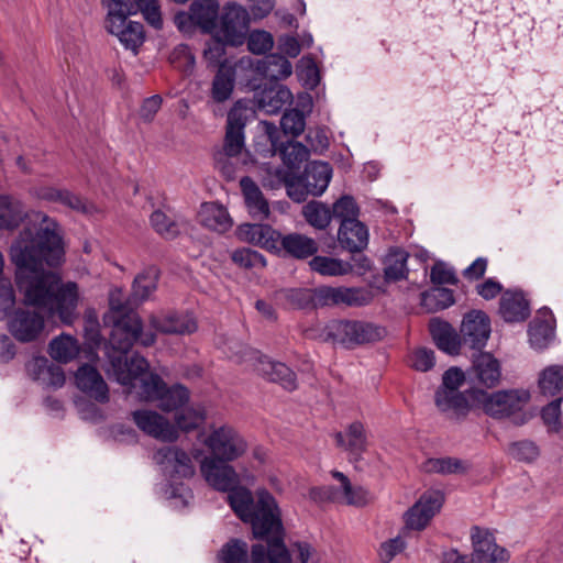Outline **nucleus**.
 Returning <instances> with one entry per match:
<instances>
[{
  "mask_svg": "<svg viewBox=\"0 0 563 563\" xmlns=\"http://www.w3.org/2000/svg\"><path fill=\"white\" fill-rule=\"evenodd\" d=\"M509 454L521 462H533L540 454L538 445L530 440H521L509 445Z\"/></svg>",
  "mask_w": 563,
  "mask_h": 563,
  "instance_id": "57",
  "label": "nucleus"
},
{
  "mask_svg": "<svg viewBox=\"0 0 563 563\" xmlns=\"http://www.w3.org/2000/svg\"><path fill=\"white\" fill-rule=\"evenodd\" d=\"M285 302L295 309L333 306L361 307L368 305L374 296L363 287L320 286L314 289L288 288L280 291Z\"/></svg>",
  "mask_w": 563,
  "mask_h": 563,
  "instance_id": "4",
  "label": "nucleus"
},
{
  "mask_svg": "<svg viewBox=\"0 0 563 563\" xmlns=\"http://www.w3.org/2000/svg\"><path fill=\"white\" fill-rule=\"evenodd\" d=\"M332 168L327 162H311L307 164L300 178L312 196H321L329 186Z\"/></svg>",
  "mask_w": 563,
  "mask_h": 563,
  "instance_id": "30",
  "label": "nucleus"
},
{
  "mask_svg": "<svg viewBox=\"0 0 563 563\" xmlns=\"http://www.w3.org/2000/svg\"><path fill=\"white\" fill-rule=\"evenodd\" d=\"M27 213L22 201L13 196L0 195V230H14Z\"/></svg>",
  "mask_w": 563,
  "mask_h": 563,
  "instance_id": "33",
  "label": "nucleus"
},
{
  "mask_svg": "<svg viewBox=\"0 0 563 563\" xmlns=\"http://www.w3.org/2000/svg\"><path fill=\"white\" fill-rule=\"evenodd\" d=\"M499 313L506 322H521L530 316L529 302L522 291L506 290L499 301Z\"/></svg>",
  "mask_w": 563,
  "mask_h": 563,
  "instance_id": "25",
  "label": "nucleus"
},
{
  "mask_svg": "<svg viewBox=\"0 0 563 563\" xmlns=\"http://www.w3.org/2000/svg\"><path fill=\"white\" fill-rule=\"evenodd\" d=\"M453 291L444 287H433L421 294V306L428 312H435L449 308L454 303Z\"/></svg>",
  "mask_w": 563,
  "mask_h": 563,
  "instance_id": "43",
  "label": "nucleus"
},
{
  "mask_svg": "<svg viewBox=\"0 0 563 563\" xmlns=\"http://www.w3.org/2000/svg\"><path fill=\"white\" fill-rule=\"evenodd\" d=\"M231 260L234 264L245 269L264 268L266 266L264 255L250 247H242L233 251Z\"/></svg>",
  "mask_w": 563,
  "mask_h": 563,
  "instance_id": "51",
  "label": "nucleus"
},
{
  "mask_svg": "<svg viewBox=\"0 0 563 563\" xmlns=\"http://www.w3.org/2000/svg\"><path fill=\"white\" fill-rule=\"evenodd\" d=\"M409 254L401 249H391L385 260L384 275L387 280L397 282L407 277Z\"/></svg>",
  "mask_w": 563,
  "mask_h": 563,
  "instance_id": "45",
  "label": "nucleus"
},
{
  "mask_svg": "<svg viewBox=\"0 0 563 563\" xmlns=\"http://www.w3.org/2000/svg\"><path fill=\"white\" fill-rule=\"evenodd\" d=\"M205 444L212 453L211 457L222 461H234L243 455L247 449L243 437L229 426L214 429L205 440Z\"/></svg>",
  "mask_w": 563,
  "mask_h": 563,
  "instance_id": "10",
  "label": "nucleus"
},
{
  "mask_svg": "<svg viewBox=\"0 0 563 563\" xmlns=\"http://www.w3.org/2000/svg\"><path fill=\"white\" fill-rule=\"evenodd\" d=\"M473 552L471 561L467 556L452 549L443 554L442 563H506L509 553L505 548L497 545L493 533L477 526L471 529Z\"/></svg>",
  "mask_w": 563,
  "mask_h": 563,
  "instance_id": "8",
  "label": "nucleus"
},
{
  "mask_svg": "<svg viewBox=\"0 0 563 563\" xmlns=\"http://www.w3.org/2000/svg\"><path fill=\"white\" fill-rule=\"evenodd\" d=\"M500 364L490 353H479L474 356L468 377L473 383L492 388L500 379Z\"/></svg>",
  "mask_w": 563,
  "mask_h": 563,
  "instance_id": "21",
  "label": "nucleus"
},
{
  "mask_svg": "<svg viewBox=\"0 0 563 563\" xmlns=\"http://www.w3.org/2000/svg\"><path fill=\"white\" fill-rule=\"evenodd\" d=\"M48 353L52 358L67 363L79 353V345L75 338L68 334H60L49 343Z\"/></svg>",
  "mask_w": 563,
  "mask_h": 563,
  "instance_id": "44",
  "label": "nucleus"
},
{
  "mask_svg": "<svg viewBox=\"0 0 563 563\" xmlns=\"http://www.w3.org/2000/svg\"><path fill=\"white\" fill-rule=\"evenodd\" d=\"M150 221L154 231L165 240H174L180 233L178 222L168 217L162 210H155L151 214Z\"/></svg>",
  "mask_w": 563,
  "mask_h": 563,
  "instance_id": "49",
  "label": "nucleus"
},
{
  "mask_svg": "<svg viewBox=\"0 0 563 563\" xmlns=\"http://www.w3.org/2000/svg\"><path fill=\"white\" fill-rule=\"evenodd\" d=\"M121 291L110 294V312L103 318L104 323H111L112 329L107 349L109 367L107 372L120 384H129L135 375L150 367L147 360L135 353L128 357V353L135 342L143 346H151L156 341L153 332H143L140 316L133 310L132 301H123Z\"/></svg>",
  "mask_w": 563,
  "mask_h": 563,
  "instance_id": "3",
  "label": "nucleus"
},
{
  "mask_svg": "<svg viewBox=\"0 0 563 563\" xmlns=\"http://www.w3.org/2000/svg\"><path fill=\"white\" fill-rule=\"evenodd\" d=\"M213 37L206 43L203 49V57L209 66L220 67L222 63H230L225 58V46L228 45L224 41L219 38L217 34L212 33Z\"/></svg>",
  "mask_w": 563,
  "mask_h": 563,
  "instance_id": "53",
  "label": "nucleus"
},
{
  "mask_svg": "<svg viewBox=\"0 0 563 563\" xmlns=\"http://www.w3.org/2000/svg\"><path fill=\"white\" fill-rule=\"evenodd\" d=\"M429 330L435 345L440 350L451 355L459 354L463 346L461 333L457 334L449 322L437 318L431 319Z\"/></svg>",
  "mask_w": 563,
  "mask_h": 563,
  "instance_id": "28",
  "label": "nucleus"
},
{
  "mask_svg": "<svg viewBox=\"0 0 563 563\" xmlns=\"http://www.w3.org/2000/svg\"><path fill=\"white\" fill-rule=\"evenodd\" d=\"M135 424L146 434L165 442L178 439V430L167 419L152 410L132 412Z\"/></svg>",
  "mask_w": 563,
  "mask_h": 563,
  "instance_id": "17",
  "label": "nucleus"
},
{
  "mask_svg": "<svg viewBox=\"0 0 563 563\" xmlns=\"http://www.w3.org/2000/svg\"><path fill=\"white\" fill-rule=\"evenodd\" d=\"M38 227L24 228L10 247L15 265V284L24 295L25 303L46 309L67 325L78 318L79 288L75 282L63 283L60 276L44 269L58 266L65 255L59 224L38 213Z\"/></svg>",
  "mask_w": 563,
  "mask_h": 563,
  "instance_id": "1",
  "label": "nucleus"
},
{
  "mask_svg": "<svg viewBox=\"0 0 563 563\" xmlns=\"http://www.w3.org/2000/svg\"><path fill=\"white\" fill-rule=\"evenodd\" d=\"M434 352L430 349L421 347L416 350L411 356L412 366L417 371L427 372L434 366Z\"/></svg>",
  "mask_w": 563,
  "mask_h": 563,
  "instance_id": "62",
  "label": "nucleus"
},
{
  "mask_svg": "<svg viewBox=\"0 0 563 563\" xmlns=\"http://www.w3.org/2000/svg\"><path fill=\"white\" fill-rule=\"evenodd\" d=\"M227 500L234 514L252 527L255 539L265 541L252 545V563H292L285 544V529L280 509L274 496L265 489L257 492L256 501L252 493L234 485L227 490Z\"/></svg>",
  "mask_w": 563,
  "mask_h": 563,
  "instance_id": "2",
  "label": "nucleus"
},
{
  "mask_svg": "<svg viewBox=\"0 0 563 563\" xmlns=\"http://www.w3.org/2000/svg\"><path fill=\"white\" fill-rule=\"evenodd\" d=\"M265 130L274 152L279 154L286 166L298 168L302 162L308 159L309 150L302 143L294 141L278 142V131L273 123H265Z\"/></svg>",
  "mask_w": 563,
  "mask_h": 563,
  "instance_id": "20",
  "label": "nucleus"
},
{
  "mask_svg": "<svg viewBox=\"0 0 563 563\" xmlns=\"http://www.w3.org/2000/svg\"><path fill=\"white\" fill-rule=\"evenodd\" d=\"M422 470L426 473H437L441 475L465 474L468 471V465L457 457L445 456L428 459L422 464Z\"/></svg>",
  "mask_w": 563,
  "mask_h": 563,
  "instance_id": "41",
  "label": "nucleus"
},
{
  "mask_svg": "<svg viewBox=\"0 0 563 563\" xmlns=\"http://www.w3.org/2000/svg\"><path fill=\"white\" fill-rule=\"evenodd\" d=\"M530 345L536 350L548 346L553 336V328L548 321L534 320L528 330Z\"/></svg>",
  "mask_w": 563,
  "mask_h": 563,
  "instance_id": "50",
  "label": "nucleus"
},
{
  "mask_svg": "<svg viewBox=\"0 0 563 563\" xmlns=\"http://www.w3.org/2000/svg\"><path fill=\"white\" fill-rule=\"evenodd\" d=\"M205 412L192 408H183L175 415L176 429L190 431L205 422Z\"/></svg>",
  "mask_w": 563,
  "mask_h": 563,
  "instance_id": "55",
  "label": "nucleus"
},
{
  "mask_svg": "<svg viewBox=\"0 0 563 563\" xmlns=\"http://www.w3.org/2000/svg\"><path fill=\"white\" fill-rule=\"evenodd\" d=\"M444 504V494L440 490L424 492L419 499L405 512L406 528L409 530H423L431 519L441 510Z\"/></svg>",
  "mask_w": 563,
  "mask_h": 563,
  "instance_id": "12",
  "label": "nucleus"
},
{
  "mask_svg": "<svg viewBox=\"0 0 563 563\" xmlns=\"http://www.w3.org/2000/svg\"><path fill=\"white\" fill-rule=\"evenodd\" d=\"M309 266L313 272L323 276H342L351 271L349 263L328 256H313Z\"/></svg>",
  "mask_w": 563,
  "mask_h": 563,
  "instance_id": "47",
  "label": "nucleus"
},
{
  "mask_svg": "<svg viewBox=\"0 0 563 563\" xmlns=\"http://www.w3.org/2000/svg\"><path fill=\"white\" fill-rule=\"evenodd\" d=\"M406 548V542L400 536L383 542L378 550L380 563H390L393 559L401 553Z\"/></svg>",
  "mask_w": 563,
  "mask_h": 563,
  "instance_id": "60",
  "label": "nucleus"
},
{
  "mask_svg": "<svg viewBox=\"0 0 563 563\" xmlns=\"http://www.w3.org/2000/svg\"><path fill=\"white\" fill-rule=\"evenodd\" d=\"M158 273L159 272L155 266H150L136 275L132 286L133 302H142L148 299L156 290Z\"/></svg>",
  "mask_w": 563,
  "mask_h": 563,
  "instance_id": "40",
  "label": "nucleus"
},
{
  "mask_svg": "<svg viewBox=\"0 0 563 563\" xmlns=\"http://www.w3.org/2000/svg\"><path fill=\"white\" fill-rule=\"evenodd\" d=\"M156 400H159V408L164 411H179V409L189 400V391L181 385H175L170 388L162 390L161 396Z\"/></svg>",
  "mask_w": 563,
  "mask_h": 563,
  "instance_id": "48",
  "label": "nucleus"
},
{
  "mask_svg": "<svg viewBox=\"0 0 563 563\" xmlns=\"http://www.w3.org/2000/svg\"><path fill=\"white\" fill-rule=\"evenodd\" d=\"M33 192L40 200L58 203L82 214H91L96 210L92 203H89L82 197L66 188L40 186L36 187Z\"/></svg>",
  "mask_w": 563,
  "mask_h": 563,
  "instance_id": "18",
  "label": "nucleus"
},
{
  "mask_svg": "<svg viewBox=\"0 0 563 563\" xmlns=\"http://www.w3.org/2000/svg\"><path fill=\"white\" fill-rule=\"evenodd\" d=\"M8 331L21 343L36 341L44 331L42 313L30 308H18L8 316Z\"/></svg>",
  "mask_w": 563,
  "mask_h": 563,
  "instance_id": "11",
  "label": "nucleus"
},
{
  "mask_svg": "<svg viewBox=\"0 0 563 563\" xmlns=\"http://www.w3.org/2000/svg\"><path fill=\"white\" fill-rule=\"evenodd\" d=\"M461 340L464 347L481 351L490 335V320L482 310L467 312L462 321Z\"/></svg>",
  "mask_w": 563,
  "mask_h": 563,
  "instance_id": "13",
  "label": "nucleus"
},
{
  "mask_svg": "<svg viewBox=\"0 0 563 563\" xmlns=\"http://www.w3.org/2000/svg\"><path fill=\"white\" fill-rule=\"evenodd\" d=\"M465 375L457 367H451L444 372L442 384L435 391V405L443 412H451L456 419L465 417L473 408L471 394L474 389L460 391L459 388L464 384Z\"/></svg>",
  "mask_w": 563,
  "mask_h": 563,
  "instance_id": "7",
  "label": "nucleus"
},
{
  "mask_svg": "<svg viewBox=\"0 0 563 563\" xmlns=\"http://www.w3.org/2000/svg\"><path fill=\"white\" fill-rule=\"evenodd\" d=\"M473 407H479L494 419L514 418L518 426L523 424L528 417L523 408L530 400V394L525 389L499 390L488 394L484 390H474L471 394Z\"/></svg>",
  "mask_w": 563,
  "mask_h": 563,
  "instance_id": "6",
  "label": "nucleus"
},
{
  "mask_svg": "<svg viewBox=\"0 0 563 563\" xmlns=\"http://www.w3.org/2000/svg\"><path fill=\"white\" fill-rule=\"evenodd\" d=\"M280 126L285 135L299 136L306 126L303 112L298 109L285 111L280 119Z\"/></svg>",
  "mask_w": 563,
  "mask_h": 563,
  "instance_id": "52",
  "label": "nucleus"
},
{
  "mask_svg": "<svg viewBox=\"0 0 563 563\" xmlns=\"http://www.w3.org/2000/svg\"><path fill=\"white\" fill-rule=\"evenodd\" d=\"M351 228L355 229L353 225H351ZM363 230L365 232V235L364 234L361 235L355 230L347 229L345 236L347 238V242H350V244H346L343 240L344 236L342 235V224H340V228L338 231V241H339L341 247L351 253H358V252H362L364 249H366V246L368 244V230L364 224H363Z\"/></svg>",
  "mask_w": 563,
  "mask_h": 563,
  "instance_id": "54",
  "label": "nucleus"
},
{
  "mask_svg": "<svg viewBox=\"0 0 563 563\" xmlns=\"http://www.w3.org/2000/svg\"><path fill=\"white\" fill-rule=\"evenodd\" d=\"M255 239L254 245L279 253L280 232L274 230L271 225L261 223Z\"/></svg>",
  "mask_w": 563,
  "mask_h": 563,
  "instance_id": "58",
  "label": "nucleus"
},
{
  "mask_svg": "<svg viewBox=\"0 0 563 563\" xmlns=\"http://www.w3.org/2000/svg\"><path fill=\"white\" fill-rule=\"evenodd\" d=\"M76 385L95 400L104 404L109 400V389L100 373L91 365L80 366L75 374Z\"/></svg>",
  "mask_w": 563,
  "mask_h": 563,
  "instance_id": "22",
  "label": "nucleus"
},
{
  "mask_svg": "<svg viewBox=\"0 0 563 563\" xmlns=\"http://www.w3.org/2000/svg\"><path fill=\"white\" fill-rule=\"evenodd\" d=\"M430 279L434 285H456L459 282L454 271L446 267L443 263H435L432 266Z\"/></svg>",
  "mask_w": 563,
  "mask_h": 563,
  "instance_id": "61",
  "label": "nucleus"
},
{
  "mask_svg": "<svg viewBox=\"0 0 563 563\" xmlns=\"http://www.w3.org/2000/svg\"><path fill=\"white\" fill-rule=\"evenodd\" d=\"M332 218H335L340 220V224H342V235L344 236L343 240L346 244H350L347 242V238L345 236L347 229L351 230V225H353L356 232H358L361 235L365 232L363 230V223L358 221V213L360 209L355 201V199L352 196L344 195L340 199H338L331 208Z\"/></svg>",
  "mask_w": 563,
  "mask_h": 563,
  "instance_id": "24",
  "label": "nucleus"
},
{
  "mask_svg": "<svg viewBox=\"0 0 563 563\" xmlns=\"http://www.w3.org/2000/svg\"><path fill=\"white\" fill-rule=\"evenodd\" d=\"M228 462L209 456L205 457L200 465L206 482L219 492H227L240 484L239 475Z\"/></svg>",
  "mask_w": 563,
  "mask_h": 563,
  "instance_id": "16",
  "label": "nucleus"
},
{
  "mask_svg": "<svg viewBox=\"0 0 563 563\" xmlns=\"http://www.w3.org/2000/svg\"><path fill=\"white\" fill-rule=\"evenodd\" d=\"M302 216L307 223L317 230H325L332 220L331 208L317 200H311L302 207Z\"/></svg>",
  "mask_w": 563,
  "mask_h": 563,
  "instance_id": "42",
  "label": "nucleus"
},
{
  "mask_svg": "<svg viewBox=\"0 0 563 563\" xmlns=\"http://www.w3.org/2000/svg\"><path fill=\"white\" fill-rule=\"evenodd\" d=\"M245 42H247L249 51L257 55L265 54L274 45L272 34L264 30L249 31Z\"/></svg>",
  "mask_w": 563,
  "mask_h": 563,
  "instance_id": "56",
  "label": "nucleus"
},
{
  "mask_svg": "<svg viewBox=\"0 0 563 563\" xmlns=\"http://www.w3.org/2000/svg\"><path fill=\"white\" fill-rule=\"evenodd\" d=\"M291 98L292 95L286 86L274 82L271 87L264 88L257 93V104L266 113L275 114L286 103L290 102Z\"/></svg>",
  "mask_w": 563,
  "mask_h": 563,
  "instance_id": "34",
  "label": "nucleus"
},
{
  "mask_svg": "<svg viewBox=\"0 0 563 563\" xmlns=\"http://www.w3.org/2000/svg\"><path fill=\"white\" fill-rule=\"evenodd\" d=\"M199 218L203 227L219 233H224L232 227V220L228 210L216 202L203 203Z\"/></svg>",
  "mask_w": 563,
  "mask_h": 563,
  "instance_id": "36",
  "label": "nucleus"
},
{
  "mask_svg": "<svg viewBox=\"0 0 563 563\" xmlns=\"http://www.w3.org/2000/svg\"><path fill=\"white\" fill-rule=\"evenodd\" d=\"M334 439L336 445L347 453L350 462L356 464L363 460V453L367 450L368 440L362 422L354 421L350 423L345 432H336Z\"/></svg>",
  "mask_w": 563,
  "mask_h": 563,
  "instance_id": "19",
  "label": "nucleus"
},
{
  "mask_svg": "<svg viewBox=\"0 0 563 563\" xmlns=\"http://www.w3.org/2000/svg\"><path fill=\"white\" fill-rule=\"evenodd\" d=\"M345 503L351 506L363 507L371 501V494L362 486L350 484V490H343Z\"/></svg>",
  "mask_w": 563,
  "mask_h": 563,
  "instance_id": "64",
  "label": "nucleus"
},
{
  "mask_svg": "<svg viewBox=\"0 0 563 563\" xmlns=\"http://www.w3.org/2000/svg\"><path fill=\"white\" fill-rule=\"evenodd\" d=\"M250 20V13L244 7L229 3L224 7L213 33L224 41L228 46L239 47L246 41Z\"/></svg>",
  "mask_w": 563,
  "mask_h": 563,
  "instance_id": "9",
  "label": "nucleus"
},
{
  "mask_svg": "<svg viewBox=\"0 0 563 563\" xmlns=\"http://www.w3.org/2000/svg\"><path fill=\"white\" fill-rule=\"evenodd\" d=\"M218 560L220 563H250L247 543L241 539H231L222 545Z\"/></svg>",
  "mask_w": 563,
  "mask_h": 563,
  "instance_id": "46",
  "label": "nucleus"
},
{
  "mask_svg": "<svg viewBox=\"0 0 563 563\" xmlns=\"http://www.w3.org/2000/svg\"><path fill=\"white\" fill-rule=\"evenodd\" d=\"M308 334L322 342L340 344L346 349L382 340L386 330L383 327L361 320L334 319L310 328Z\"/></svg>",
  "mask_w": 563,
  "mask_h": 563,
  "instance_id": "5",
  "label": "nucleus"
},
{
  "mask_svg": "<svg viewBox=\"0 0 563 563\" xmlns=\"http://www.w3.org/2000/svg\"><path fill=\"white\" fill-rule=\"evenodd\" d=\"M51 364L45 356H36L27 362L26 372L34 380H45Z\"/></svg>",
  "mask_w": 563,
  "mask_h": 563,
  "instance_id": "63",
  "label": "nucleus"
},
{
  "mask_svg": "<svg viewBox=\"0 0 563 563\" xmlns=\"http://www.w3.org/2000/svg\"><path fill=\"white\" fill-rule=\"evenodd\" d=\"M239 162L238 156H230L220 151L214 154V166L228 181L235 179Z\"/></svg>",
  "mask_w": 563,
  "mask_h": 563,
  "instance_id": "59",
  "label": "nucleus"
},
{
  "mask_svg": "<svg viewBox=\"0 0 563 563\" xmlns=\"http://www.w3.org/2000/svg\"><path fill=\"white\" fill-rule=\"evenodd\" d=\"M538 387L544 397H562L563 365L554 364L542 369L539 374Z\"/></svg>",
  "mask_w": 563,
  "mask_h": 563,
  "instance_id": "38",
  "label": "nucleus"
},
{
  "mask_svg": "<svg viewBox=\"0 0 563 563\" xmlns=\"http://www.w3.org/2000/svg\"><path fill=\"white\" fill-rule=\"evenodd\" d=\"M256 70L272 82H278L291 75L292 66L285 56L269 54L257 63Z\"/></svg>",
  "mask_w": 563,
  "mask_h": 563,
  "instance_id": "35",
  "label": "nucleus"
},
{
  "mask_svg": "<svg viewBox=\"0 0 563 563\" xmlns=\"http://www.w3.org/2000/svg\"><path fill=\"white\" fill-rule=\"evenodd\" d=\"M297 258L306 260L313 256L318 252V243L312 238L300 233H289L283 235L280 233L279 253Z\"/></svg>",
  "mask_w": 563,
  "mask_h": 563,
  "instance_id": "29",
  "label": "nucleus"
},
{
  "mask_svg": "<svg viewBox=\"0 0 563 563\" xmlns=\"http://www.w3.org/2000/svg\"><path fill=\"white\" fill-rule=\"evenodd\" d=\"M128 15L123 16V22L109 21L108 31L117 35L120 42L125 46L135 51L144 42L143 25L140 22L128 21Z\"/></svg>",
  "mask_w": 563,
  "mask_h": 563,
  "instance_id": "32",
  "label": "nucleus"
},
{
  "mask_svg": "<svg viewBox=\"0 0 563 563\" xmlns=\"http://www.w3.org/2000/svg\"><path fill=\"white\" fill-rule=\"evenodd\" d=\"M247 109L240 106L238 101L229 111L224 144L220 152L230 156H239L244 148V129L247 122Z\"/></svg>",
  "mask_w": 563,
  "mask_h": 563,
  "instance_id": "14",
  "label": "nucleus"
},
{
  "mask_svg": "<svg viewBox=\"0 0 563 563\" xmlns=\"http://www.w3.org/2000/svg\"><path fill=\"white\" fill-rule=\"evenodd\" d=\"M240 186L246 209L252 218L267 219L271 213L269 205L257 184L251 177L244 176L240 180Z\"/></svg>",
  "mask_w": 563,
  "mask_h": 563,
  "instance_id": "26",
  "label": "nucleus"
},
{
  "mask_svg": "<svg viewBox=\"0 0 563 563\" xmlns=\"http://www.w3.org/2000/svg\"><path fill=\"white\" fill-rule=\"evenodd\" d=\"M150 324L161 333L179 335L191 334L196 332L198 328L195 318L183 313L152 316L150 318Z\"/></svg>",
  "mask_w": 563,
  "mask_h": 563,
  "instance_id": "23",
  "label": "nucleus"
},
{
  "mask_svg": "<svg viewBox=\"0 0 563 563\" xmlns=\"http://www.w3.org/2000/svg\"><path fill=\"white\" fill-rule=\"evenodd\" d=\"M236 67L232 63H222L218 68L210 88V98L216 103L228 101L235 87Z\"/></svg>",
  "mask_w": 563,
  "mask_h": 563,
  "instance_id": "27",
  "label": "nucleus"
},
{
  "mask_svg": "<svg viewBox=\"0 0 563 563\" xmlns=\"http://www.w3.org/2000/svg\"><path fill=\"white\" fill-rule=\"evenodd\" d=\"M190 11L199 30L202 33L211 34L217 26L219 14V2L214 0H195L190 4Z\"/></svg>",
  "mask_w": 563,
  "mask_h": 563,
  "instance_id": "37",
  "label": "nucleus"
},
{
  "mask_svg": "<svg viewBox=\"0 0 563 563\" xmlns=\"http://www.w3.org/2000/svg\"><path fill=\"white\" fill-rule=\"evenodd\" d=\"M147 369L148 367L142 371L140 374L135 375V377L131 379V383L123 385L134 386V382L140 379V389L137 391L140 399L145 401H153L161 396V393L165 388L166 384L158 374H146Z\"/></svg>",
  "mask_w": 563,
  "mask_h": 563,
  "instance_id": "39",
  "label": "nucleus"
},
{
  "mask_svg": "<svg viewBox=\"0 0 563 563\" xmlns=\"http://www.w3.org/2000/svg\"><path fill=\"white\" fill-rule=\"evenodd\" d=\"M260 374L271 382L279 384L284 389L292 391L297 389L296 373L285 363L261 358L257 367Z\"/></svg>",
  "mask_w": 563,
  "mask_h": 563,
  "instance_id": "31",
  "label": "nucleus"
},
{
  "mask_svg": "<svg viewBox=\"0 0 563 563\" xmlns=\"http://www.w3.org/2000/svg\"><path fill=\"white\" fill-rule=\"evenodd\" d=\"M154 460L172 477L190 478L195 474L191 457L177 446H165L157 450Z\"/></svg>",
  "mask_w": 563,
  "mask_h": 563,
  "instance_id": "15",
  "label": "nucleus"
}]
</instances>
